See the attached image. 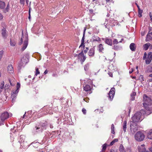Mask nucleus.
<instances>
[{
    "mask_svg": "<svg viewBox=\"0 0 152 152\" xmlns=\"http://www.w3.org/2000/svg\"><path fill=\"white\" fill-rule=\"evenodd\" d=\"M90 41L92 42H94L96 41L99 42L101 41V39L98 37L94 35L91 39Z\"/></svg>",
    "mask_w": 152,
    "mask_h": 152,
    "instance_id": "obj_13",
    "label": "nucleus"
},
{
    "mask_svg": "<svg viewBox=\"0 0 152 152\" xmlns=\"http://www.w3.org/2000/svg\"><path fill=\"white\" fill-rule=\"evenodd\" d=\"M1 34L3 37L4 38H6L7 36V31L4 28L2 29Z\"/></svg>",
    "mask_w": 152,
    "mask_h": 152,
    "instance_id": "obj_14",
    "label": "nucleus"
},
{
    "mask_svg": "<svg viewBox=\"0 0 152 152\" xmlns=\"http://www.w3.org/2000/svg\"><path fill=\"white\" fill-rule=\"evenodd\" d=\"M20 83H18L17 84L16 89L15 90H14L12 91L11 95L12 97V102H14L15 97L16 96L17 94L19 92V89L20 88Z\"/></svg>",
    "mask_w": 152,
    "mask_h": 152,
    "instance_id": "obj_7",
    "label": "nucleus"
},
{
    "mask_svg": "<svg viewBox=\"0 0 152 152\" xmlns=\"http://www.w3.org/2000/svg\"><path fill=\"white\" fill-rule=\"evenodd\" d=\"M46 123H45L42 124L39 126H38V127H35V128L34 129V130L36 132H38L40 131H42L46 128Z\"/></svg>",
    "mask_w": 152,
    "mask_h": 152,
    "instance_id": "obj_9",
    "label": "nucleus"
},
{
    "mask_svg": "<svg viewBox=\"0 0 152 152\" xmlns=\"http://www.w3.org/2000/svg\"><path fill=\"white\" fill-rule=\"evenodd\" d=\"M50 127L51 128H53V126L52 125H50Z\"/></svg>",
    "mask_w": 152,
    "mask_h": 152,
    "instance_id": "obj_63",
    "label": "nucleus"
},
{
    "mask_svg": "<svg viewBox=\"0 0 152 152\" xmlns=\"http://www.w3.org/2000/svg\"><path fill=\"white\" fill-rule=\"evenodd\" d=\"M3 18V16L0 13V20H1Z\"/></svg>",
    "mask_w": 152,
    "mask_h": 152,
    "instance_id": "obj_46",
    "label": "nucleus"
},
{
    "mask_svg": "<svg viewBox=\"0 0 152 152\" xmlns=\"http://www.w3.org/2000/svg\"><path fill=\"white\" fill-rule=\"evenodd\" d=\"M135 139L138 141H143L145 138V135L143 133L140 131L137 132L135 134Z\"/></svg>",
    "mask_w": 152,
    "mask_h": 152,
    "instance_id": "obj_3",
    "label": "nucleus"
},
{
    "mask_svg": "<svg viewBox=\"0 0 152 152\" xmlns=\"http://www.w3.org/2000/svg\"><path fill=\"white\" fill-rule=\"evenodd\" d=\"M134 71V69L133 68H132L129 71V73L131 74Z\"/></svg>",
    "mask_w": 152,
    "mask_h": 152,
    "instance_id": "obj_44",
    "label": "nucleus"
},
{
    "mask_svg": "<svg viewBox=\"0 0 152 152\" xmlns=\"http://www.w3.org/2000/svg\"><path fill=\"white\" fill-rule=\"evenodd\" d=\"M152 104V100L146 95L143 96V106L147 110H149L148 106Z\"/></svg>",
    "mask_w": 152,
    "mask_h": 152,
    "instance_id": "obj_1",
    "label": "nucleus"
},
{
    "mask_svg": "<svg viewBox=\"0 0 152 152\" xmlns=\"http://www.w3.org/2000/svg\"><path fill=\"white\" fill-rule=\"evenodd\" d=\"M5 4V3L3 1L0 2V7L2 9H3L4 8Z\"/></svg>",
    "mask_w": 152,
    "mask_h": 152,
    "instance_id": "obj_27",
    "label": "nucleus"
},
{
    "mask_svg": "<svg viewBox=\"0 0 152 152\" xmlns=\"http://www.w3.org/2000/svg\"><path fill=\"white\" fill-rule=\"evenodd\" d=\"M23 40L24 42L22 48V50L23 51L26 48L28 45V37L26 34L25 35L24 37L23 35L22 37L21 38V42L20 43V44H21Z\"/></svg>",
    "mask_w": 152,
    "mask_h": 152,
    "instance_id": "obj_6",
    "label": "nucleus"
},
{
    "mask_svg": "<svg viewBox=\"0 0 152 152\" xmlns=\"http://www.w3.org/2000/svg\"><path fill=\"white\" fill-rule=\"evenodd\" d=\"M141 34L142 36H143L144 35V33H143L142 32H141Z\"/></svg>",
    "mask_w": 152,
    "mask_h": 152,
    "instance_id": "obj_61",
    "label": "nucleus"
},
{
    "mask_svg": "<svg viewBox=\"0 0 152 152\" xmlns=\"http://www.w3.org/2000/svg\"><path fill=\"white\" fill-rule=\"evenodd\" d=\"M10 9V6L8 4L5 10V12H8Z\"/></svg>",
    "mask_w": 152,
    "mask_h": 152,
    "instance_id": "obj_34",
    "label": "nucleus"
},
{
    "mask_svg": "<svg viewBox=\"0 0 152 152\" xmlns=\"http://www.w3.org/2000/svg\"><path fill=\"white\" fill-rule=\"evenodd\" d=\"M35 70V76H37L38 75L40 74V72L38 68H36Z\"/></svg>",
    "mask_w": 152,
    "mask_h": 152,
    "instance_id": "obj_31",
    "label": "nucleus"
},
{
    "mask_svg": "<svg viewBox=\"0 0 152 152\" xmlns=\"http://www.w3.org/2000/svg\"><path fill=\"white\" fill-rule=\"evenodd\" d=\"M97 47L99 52H102L104 50L103 45L102 44L99 45Z\"/></svg>",
    "mask_w": 152,
    "mask_h": 152,
    "instance_id": "obj_21",
    "label": "nucleus"
},
{
    "mask_svg": "<svg viewBox=\"0 0 152 152\" xmlns=\"http://www.w3.org/2000/svg\"><path fill=\"white\" fill-rule=\"evenodd\" d=\"M118 141V139H115L114 140L111 142L110 145L112 146L113 145L115 142H117Z\"/></svg>",
    "mask_w": 152,
    "mask_h": 152,
    "instance_id": "obj_30",
    "label": "nucleus"
},
{
    "mask_svg": "<svg viewBox=\"0 0 152 152\" xmlns=\"http://www.w3.org/2000/svg\"><path fill=\"white\" fill-rule=\"evenodd\" d=\"M149 150L151 152H152V147L150 148L149 149Z\"/></svg>",
    "mask_w": 152,
    "mask_h": 152,
    "instance_id": "obj_54",
    "label": "nucleus"
},
{
    "mask_svg": "<svg viewBox=\"0 0 152 152\" xmlns=\"http://www.w3.org/2000/svg\"><path fill=\"white\" fill-rule=\"evenodd\" d=\"M83 61H84L86 59V57L83 56Z\"/></svg>",
    "mask_w": 152,
    "mask_h": 152,
    "instance_id": "obj_48",
    "label": "nucleus"
},
{
    "mask_svg": "<svg viewBox=\"0 0 152 152\" xmlns=\"http://www.w3.org/2000/svg\"><path fill=\"white\" fill-rule=\"evenodd\" d=\"M7 70L9 73H13L14 70L13 66L12 65H10L8 66Z\"/></svg>",
    "mask_w": 152,
    "mask_h": 152,
    "instance_id": "obj_16",
    "label": "nucleus"
},
{
    "mask_svg": "<svg viewBox=\"0 0 152 152\" xmlns=\"http://www.w3.org/2000/svg\"><path fill=\"white\" fill-rule=\"evenodd\" d=\"M28 62V59L26 56H23L21 58L18 66L20 69L24 66Z\"/></svg>",
    "mask_w": 152,
    "mask_h": 152,
    "instance_id": "obj_5",
    "label": "nucleus"
},
{
    "mask_svg": "<svg viewBox=\"0 0 152 152\" xmlns=\"http://www.w3.org/2000/svg\"><path fill=\"white\" fill-rule=\"evenodd\" d=\"M150 17L151 18V20H152V16L151 14H150Z\"/></svg>",
    "mask_w": 152,
    "mask_h": 152,
    "instance_id": "obj_51",
    "label": "nucleus"
},
{
    "mask_svg": "<svg viewBox=\"0 0 152 152\" xmlns=\"http://www.w3.org/2000/svg\"><path fill=\"white\" fill-rule=\"evenodd\" d=\"M110 152H115L113 150H111Z\"/></svg>",
    "mask_w": 152,
    "mask_h": 152,
    "instance_id": "obj_59",
    "label": "nucleus"
},
{
    "mask_svg": "<svg viewBox=\"0 0 152 152\" xmlns=\"http://www.w3.org/2000/svg\"><path fill=\"white\" fill-rule=\"evenodd\" d=\"M151 44L149 43H147L143 45V48L145 50H147L149 47L150 46Z\"/></svg>",
    "mask_w": 152,
    "mask_h": 152,
    "instance_id": "obj_19",
    "label": "nucleus"
},
{
    "mask_svg": "<svg viewBox=\"0 0 152 152\" xmlns=\"http://www.w3.org/2000/svg\"><path fill=\"white\" fill-rule=\"evenodd\" d=\"M136 94V93L134 92H133L131 94V99L133 101L134 99V96Z\"/></svg>",
    "mask_w": 152,
    "mask_h": 152,
    "instance_id": "obj_25",
    "label": "nucleus"
},
{
    "mask_svg": "<svg viewBox=\"0 0 152 152\" xmlns=\"http://www.w3.org/2000/svg\"><path fill=\"white\" fill-rule=\"evenodd\" d=\"M123 39H121V41H119V42H121L122 40H123Z\"/></svg>",
    "mask_w": 152,
    "mask_h": 152,
    "instance_id": "obj_60",
    "label": "nucleus"
},
{
    "mask_svg": "<svg viewBox=\"0 0 152 152\" xmlns=\"http://www.w3.org/2000/svg\"><path fill=\"white\" fill-rule=\"evenodd\" d=\"M151 40H152V33H149L147 35L146 41H148Z\"/></svg>",
    "mask_w": 152,
    "mask_h": 152,
    "instance_id": "obj_18",
    "label": "nucleus"
},
{
    "mask_svg": "<svg viewBox=\"0 0 152 152\" xmlns=\"http://www.w3.org/2000/svg\"><path fill=\"white\" fill-rule=\"evenodd\" d=\"M105 42L106 44L110 45L111 46L112 45L113 42L112 39H106L105 40Z\"/></svg>",
    "mask_w": 152,
    "mask_h": 152,
    "instance_id": "obj_17",
    "label": "nucleus"
},
{
    "mask_svg": "<svg viewBox=\"0 0 152 152\" xmlns=\"http://www.w3.org/2000/svg\"><path fill=\"white\" fill-rule=\"evenodd\" d=\"M26 3L27 4H28V0H26Z\"/></svg>",
    "mask_w": 152,
    "mask_h": 152,
    "instance_id": "obj_58",
    "label": "nucleus"
},
{
    "mask_svg": "<svg viewBox=\"0 0 152 152\" xmlns=\"http://www.w3.org/2000/svg\"><path fill=\"white\" fill-rule=\"evenodd\" d=\"M95 50L94 48H91L90 49L88 53V55L90 56H93L94 54Z\"/></svg>",
    "mask_w": 152,
    "mask_h": 152,
    "instance_id": "obj_15",
    "label": "nucleus"
},
{
    "mask_svg": "<svg viewBox=\"0 0 152 152\" xmlns=\"http://www.w3.org/2000/svg\"><path fill=\"white\" fill-rule=\"evenodd\" d=\"M31 9V8L30 7H29V15L28 16V19L29 20H30V18H31V16H30V10Z\"/></svg>",
    "mask_w": 152,
    "mask_h": 152,
    "instance_id": "obj_39",
    "label": "nucleus"
},
{
    "mask_svg": "<svg viewBox=\"0 0 152 152\" xmlns=\"http://www.w3.org/2000/svg\"><path fill=\"white\" fill-rule=\"evenodd\" d=\"M106 146L107 144H104L102 145V152H104L106 148Z\"/></svg>",
    "mask_w": 152,
    "mask_h": 152,
    "instance_id": "obj_33",
    "label": "nucleus"
},
{
    "mask_svg": "<svg viewBox=\"0 0 152 152\" xmlns=\"http://www.w3.org/2000/svg\"><path fill=\"white\" fill-rule=\"evenodd\" d=\"M130 48L132 51H134L136 49L135 45L134 43H132L130 45Z\"/></svg>",
    "mask_w": 152,
    "mask_h": 152,
    "instance_id": "obj_20",
    "label": "nucleus"
},
{
    "mask_svg": "<svg viewBox=\"0 0 152 152\" xmlns=\"http://www.w3.org/2000/svg\"><path fill=\"white\" fill-rule=\"evenodd\" d=\"M110 0H106L107 3L109 2Z\"/></svg>",
    "mask_w": 152,
    "mask_h": 152,
    "instance_id": "obj_62",
    "label": "nucleus"
},
{
    "mask_svg": "<svg viewBox=\"0 0 152 152\" xmlns=\"http://www.w3.org/2000/svg\"><path fill=\"white\" fill-rule=\"evenodd\" d=\"M129 113H130V111H131V108H129Z\"/></svg>",
    "mask_w": 152,
    "mask_h": 152,
    "instance_id": "obj_55",
    "label": "nucleus"
},
{
    "mask_svg": "<svg viewBox=\"0 0 152 152\" xmlns=\"http://www.w3.org/2000/svg\"><path fill=\"white\" fill-rule=\"evenodd\" d=\"M83 99L85 102H88L89 99L88 98H86L84 99Z\"/></svg>",
    "mask_w": 152,
    "mask_h": 152,
    "instance_id": "obj_43",
    "label": "nucleus"
},
{
    "mask_svg": "<svg viewBox=\"0 0 152 152\" xmlns=\"http://www.w3.org/2000/svg\"><path fill=\"white\" fill-rule=\"evenodd\" d=\"M149 76L150 77H152V74L150 75H149Z\"/></svg>",
    "mask_w": 152,
    "mask_h": 152,
    "instance_id": "obj_56",
    "label": "nucleus"
},
{
    "mask_svg": "<svg viewBox=\"0 0 152 152\" xmlns=\"http://www.w3.org/2000/svg\"><path fill=\"white\" fill-rule=\"evenodd\" d=\"M27 117V114H26V113H25V114L23 115V118H28Z\"/></svg>",
    "mask_w": 152,
    "mask_h": 152,
    "instance_id": "obj_42",
    "label": "nucleus"
},
{
    "mask_svg": "<svg viewBox=\"0 0 152 152\" xmlns=\"http://www.w3.org/2000/svg\"><path fill=\"white\" fill-rule=\"evenodd\" d=\"M143 110H141L140 112H137L134 114V116L132 118V122H138L142 121L141 119L142 112Z\"/></svg>",
    "mask_w": 152,
    "mask_h": 152,
    "instance_id": "obj_2",
    "label": "nucleus"
},
{
    "mask_svg": "<svg viewBox=\"0 0 152 152\" xmlns=\"http://www.w3.org/2000/svg\"><path fill=\"white\" fill-rule=\"evenodd\" d=\"M4 25H5V24L4 23H1V25L2 26H3Z\"/></svg>",
    "mask_w": 152,
    "mask_h": 152,
    "instance_id": "obj_57",
    "label": "nucleus"
},
{
    "mask_svg": "<svg viewBox=\"0 0 152 152\" xmlns=\"http://www.w3.org/2000/svg\"><path fill=\"white\" fill-rule=\"evenodd\" d=\"M138 16L139 17H141L142 16V10H140V8L138 9Z\"/></svg>",
    "mask_w": 152,
    "mask_h": 152,
    "instance_id": "obj_29",
    "label": "nucleus"
},
{
    "mask_svg": "<svg viewBox=\"0 0 152 152\" xmlns=\"http://www.w3.org/2000/svg\"><path fill=\"white\" fill-rule=\"evenodd\" d=\"M138 66H136V69H138Z\"/></svg>",
    "mask_w": 152,
    "mask_h": 152,
    "instance_id": "obj_64",
    "label": "nucleus"
},
{
    "mask_svg": "<svg viewBox=\"0 0 152 152\" xmlns=\"http://www.w3.org/2000/svg\"><path fill=\"white\" fill-rule=\"evenodd\" d=\"M86 81L85 80H84L85 84L83 86L84 90L86 91H90L91 88L90 85H91L92 82L90 79L88 80L86 82Z\"/></svg>",
    "mask_w": 152,
    "mask_h": 152,
    "instance_id": "obj_4",
    "label": "nucleus"
},
{
    "mask_svg": "<svg viewBox=\"0 0 152 152\" xmlns=\"http://www.w3.org/2000/svg\"><path fill=\"white\" fill-rule=\"evenodd\" d=\"M139 78V80H140L141 81L143 80V76L142 75H140Z\"/></svg>",
    "mask_w": 152,
    "mask_h": 152,
    "instance_id": "obj_37",
    "label": "nucleus"
},
{
    "mask_svg": "<svg viewBox=\"0 0 152 152\" xmlns=\"http://www.w3.org/2000/svg\"><path fill=\"white\" fill-rule=\"evenodd\" d=\"M123 128L124 131L125 132L126 129V121H124V122Z\"/></svg>",
    "mask_w": 152,
    "mask_h": 152,
    "instance_id": "obj_26",
    "label": "nucleus"
},
{
    "mask_svg": "<svg viewBox=\"0 0 152 152\" xmlns=\"http://www.w3.org/2000/svg\"><path fill=\"white\" fill-rule=\"evenodd\" d=\"M108 74V75H109L111 77H113V74H112V73H111V72H109Z\"/></svg>",
    "mask_w": 152,
    "mask_h": 152,
    "instance_id": "obj_45",
    "label": "nucleus"
},
{
    "mask_svg": "<svg viewBox=\"0 0 152 152\" xmlns=\"http://www.w3.org/2000/svg\"><path fill=\"white\" fill-rule=\"evenodd\" d=\"M147 55V53H146L145 52L144 54V56L143 57V59H145L146 58Z\"/></svg>",
    "mask_w": 152,
    "mask_h": 152,
    "instance_id": "obj_40",
    "label": "nucleus"
},
{
    "mask_svg": "<svg viewBox=\"0 0 152 152\" xmlns=\"http://www.w3.org/2000/svg\"><path fill=\"white\" fill-rule=\"evenodd\" d=\"M12 116V114L10 115L8 112H5L1 113L0 115V120H1L2 122H3L5 120L8 118L10 116Z\"/></svg>",
    "mask_w": 152,
    "mask_h": 152,
    "instance_id": "obj_8",
    "label": "nucleus"
},
{
    "mask_svg": "<svg viewBox=\"0 0 152 152\" xmlns=\"http://www.w3.org/2000/svg\"><path fill=\"white\" fill-rule=\"evenodd\" d=\"M152 59V53L149 52L148 53V57L146 59L145 62L147 64H149Z\"/></svg>",
    "mask_w": 152,
    "mask_h": 152,
    "instance_id": "obj_11",
    "label": "nucleus"
},
{
    "mask_svg": "<svg viewBox=\"0 0 152 152\" xmlns=\"http://www.w3.org/2000/svg\"><path fill=\"white\" fill-rule=\"evenodd\" d=\"M86 30V29L85 28V29H84V32H83V35H84V34H85V31Z\"/></svg>",
    "mask_w": 152,
    "mask_h": 152,
    "instance_id": "obj_53",
    "label": "nucleus"
},
{
    "mask_svg": "<svg viewBox=\"0 0 152 152\" xmlns=\"http://www.w3.org/2000/svg\"><path fill=\"white\" fill-rule=\"evenodd\" d=\"M135 4H136V5L137 6V7L138 8V9H139V8H140V7H139V6L137 4V3H135Z\"/></svg>",
    "mask_w": 152,
    "mask_h": 152,
    "instance_id": "obj_50",
    "label": "nucleus"
},
{
    "mask_svg": "<svg viewBox=\"0 0 152 152\" xmlns=\"http://www.w3.org/2000/svg\"><path fill=\"white\" fill-rule=\"evenodd\" d=\"M86 110L84 108H83L82 110V111L83 113L84 114H86Z\"/></svg>",
    "mask_w": 152,
    "mask_h": 152,
    "instance_id": "obj_41",
    "label": "nucleus"
},
{
    "mask_svg": "<svg viewBox=\"0 0 152 152\" xmlns=\"http://www.w3.org/2000/svg\"><path fill=\"white\" fill-rule=\"evenodd\" d=\"M56 75H56V74H53L52 75V76L53 77H56Z\"/></svg>",
    "mask_w": 152,
    "mask_h": 152,
    "instance_id": "obj_49",
    "label": "nucleus"
},
{
    "mask_svg": "<svg viewBox=\"0 0 152 152\" xmlns=\"http://www.w3.org/2000/svg\"><path fill=\"white\" fill-rule=\"evenodd\" d=\"M118 39H114L113 41V44H117L118 43Z\"/></svg>",
    "mask_w": 152,
    "mask_h": 152,
    "instance_id": "obj_35",
    "label": "nucleus"
},
{
    "mask_svg": "<svg viewBox=\"0 0 152 152\" xmlns=\"http://www.w3.org/2000/svg\"><path fill=\"white\" fill-rule=\"evenodd\" d=\"M115 88L113 87L112 88L108 94V98L109 100L111 101L114 97V96L115 94Z\"/></svg>",
    "mask_w": 152,
    "mask_h": 152,
    "instance_id": "obj_10",
    "label": "nucleus"
},
{
    "mask_svg": "<svg viewBox=\"0 0 152 152\" xmlns=\"http://www.w3.org/2000/svg\"><path fill=\"white\" fill-rule=\"evenodd\" d=\"M20 2L21 4L23 5L24 4L25 0H20Z\"/></svg>",
    "mask_w": 152,
    "mask_h": 152,
    "instance_id": "obj_38",
    "label": "nucleus"
},
{
    "mask_svg": "<svg viewBox=\"0 0 152 152\" xmlns=\"http://www.w3.org/2000/svg\"><path fill=\"white\" fill-rule=\"evenodd\" d=\"M16 44V42L15 40L12 39H10V45L11 46H14Z\"/></svg>",
    "mask_w": 152,
    "mask_h": 152,
    "instance_id": "obj_24",
    "label": "nucleus"
},
{
    "mask_svg": "<svg viewBox=\"0 0 152 152\" xmlns=\"http://www.w3.org/2000/svg\"><path fill=\"white\" fill-rule=\"evenodd\" d=\"M4 81H3L2 83H1V85L0 86V88L1 89H3L4 88Z\"/></svg>",
    "mask_w": 152,
    "mask_h": 152,
    "instance_id": "obj_36",
    "label": "nucleus"
},
{
    "mask_svg": "<svg viewBox=\"0 0 152 152\" xmlns=\"http://www.w3.org/2000/svg\"><path fill=\"white\" fill-rule=\"evenodd\" d=\"M119 150L121 152H126L124 146L121 145L120 146Z\"/></svg>",
    "mask_w": 152,
    "mask_h": 152,
    "instance_id": "obj_28",
    "label": "nucleus"
},
{
    "mask_svg": "<svg viewBox=\"0 0 152 152\" xmlns=\"http://www.w3.org/2000/svg\"><path fill=\"white\" fill-rule=\"evenodd\" d=\"M24 137L23 136H20V140L21 141V145H24L26 144V142H24V140H23V138H24Z\"/></svg>",
    "mask_w": 152,
    "mask_h": 152,
    "instance_id": "obj_23",
    "label": "nucleus"
},
{
    "mask_svg": "<svg viewBox=\"0 0 152 152\" xmlns=\"http://www.w3.org/2000/svg\"><path fill=\"white\" fill-rule=\"evenodd\" d=\"M48 72V71L47 70H46L44 72V74L45 75L47 74Z\"/></svg>",
    "mask_w": 152,
    "mask_h": 152,
    "instance_id": "obj_47",
    "label": "nucleus"
},
{
    "mask_svg": "<svg viewBox=\"0 0 152 152\" xmlns=\"http://www.w3.org/2000/svg\"><path fill=\"white\" fill-rule=\"evenodd\" d=\"M114 127L113 124H112L111 125V133L113 134H115L114 132Z\"/></svg>",
    "mask_w": 152,
    "mask_h": 152,
    "instance_id": "obj_32",
    "label": "nucleus"
},
{
    "mask_svg": "<svg viewBox=\"0 0 152 152\" xmlns=\"http://www.w3.org/2000/svg\"><path fill=\"white\" fill-rule=\"evenodd\" d=\"M147 137L148 139H152V129L150 130L148 133Z\"/></svg>",
    "mask_w": 152,
    "mask_h": 152,
    "instance_id": "obj_22",
    "label": "nucleus"
},
{
    "mask_svg": "<svg viewBox=\"0 0 152 152\" xmlns=\"http://www.w3.org/2000/svg\"><path fill=\"white\" fill-rule=\"evenodd\" d=\"M128 152H131V150H130V149H128V150H127V151Z\"/></svg>",
    "mask_w": 152,
    "mask_h": 152,
    "instance_id": "obj_52",
    "label": "nucleus"
},
{
    "mask_svg": "<svg viewBox=\"0 0 152 152\" xmlns=\"http://www.w3.org/2000/svg\"><path fill=\"white\" fill-rule=\"evenodd\" d=\"M145 145L144 144L138 146V149L140 152H150L146 151V149L145 148Z\"/></svg>",
    "mask_w": 152,
    "mask_h": 152,
    "instance_id": "obj_12",
    "label": "nucleus"
}]
</instances>
